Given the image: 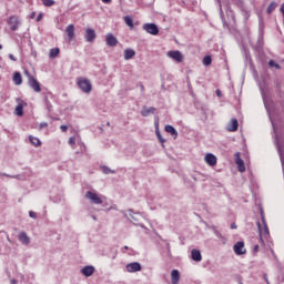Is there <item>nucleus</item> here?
I'll list each match as a JSON object with an SVG mask.
<instances>
[{
    "mask_svg": "<svg viewBox=\"0 0 284 284\" xmlns=\"http://www.w3.org/2000/svg\"><path fill=\"white\" fill-rule=\"evenodd\" d=\"M29 216L30 219H37V213H34L33 211H30Z\"/></svg>",
    "mask_w": 284,
    "mask_h": 284,
    "instance_id": "43",
    "label": "nucleus"
},
{
    "mask_svg": "<svg viewBox=\"0 0 284 284\" xmlns=\"http://www.w3.org/2000/svg\"><path fill=\"white\" fill-rule=\"evenodd\" d=\"M60 130H62V132H68V125L62 124V125L60 126Z\"/></svg>",
    "mask_w": 284,
    "mask_h": 284,
    "instance_id": "44",
    "label": "nucleus"
},
{
    "mask_svg": "<svg viewBox=\"0 0 284 284\" xmlns=\"http://www.w3.org/2000/svg\"><path fill=\"white\" fill-rule=\"evenodd\" d=\"M65 32H67L68 39L70 40L74 39V24H69L65 28Z\"/></svg>",
    "mask_w": 284,
    "mask_h": 284,
    "instance_id": "23",
    "label": "nucleus"
},
{
    "mask_svg": "<svg viewBox=\"0 0 284 284\" xmlns=\"http://www.w3.org/2000/svg\"><path fill=\"white\" fill-rule=\"evenodd\" d=\"M235 6L239 8V10H241V12L243 13V17L245 19V21H247V19H250V10H247V7H245V1L243 0H236L235 1Z\"/></svg>",
    "mask_w": 284,
    "mask_h": 284,
    "instance_id": "6",
    "label": "nucleus"
},
{
    "mask_svg": "<svg viewBox=\"0 0 284 284\" xmlns=\"http://www.w3.org/2000/svg\"><path fill=\"white\" fill-rule=\"evenodd\" d=\"M235 163L237 165L239 172H245V162L243 161V159H241L240 152L235 153Z\"/></svg>",
    "mask_w": 284,
    "mask_h": 284,
    "instance_id": "12",
    "label": "nucleus"
},
{
    "mask_svg": "<svg viewBox=\"0 0 284 284\" xmlns=\"http://www.w3.org/2000/svg\"><path fill=\"white\" fill-rule=\"evenodd\" d=\"M264 278H265V283H266V284L270 283V280H267L266 276H264Z\"/></svg>",
    "mask_w": 284,
    "mask_h": 284,
    "instance_id": "59",
    "label": "nucleus"
},
{
    "mask_svg": "<svg viewBox=\"0 0 284 284\" xmlns=\"http://www.w3.org/2000/svg\"><path fill=\"white\" fill-rule=\"evenodd\" d=\"M124 250H130V247L129 246H124Z\"/></svg>",
    "mask_w": 284,
    "mask_h": 284,
    "instance_id": "61",
    "label": "nucleus"
},
{
    "mask_svg": "<svg viewBox=\"0 0 284 284\" xmlns=\"http://www.w3.org/2000/svg\"><path fill=\"white\" fill-rule=\"evenodd\" d=\"M39 128L40 130H43V128H48V122H41Z\"/></svg>",
    "mask_w": 284,
    "mask_h": 284,
    "instance_id": "42",
    "label": "nucleus"
},
{
    "mask_svg": "<svg viewBox=\"0 0 284 284\" xmlns=\"http://www.w3.org/2000/svg\"><path fill=\"white\" fill-rule=\"evenodd\" d=\"M29 141L34 145L36 148H39L41 145V140L39 138H34L32 135H29Z\"/></svg>",
    "mask_w": 284,
    "mask_h": 284,
    "instance_id": "27",
    "label": "nucleus"
},
{
    "mask_svg": "<svg viewBox=\"0 0 284 284\" xmlns=\"http://www.w3.org/2000/svg\"><path fill=\"white\" fill-rule=\"evenodd\" d=\"M129 212H130V216H131V219L133 220V221H136V217H134V210H132V209H129Z\"/></svg>",
    "mask_w": 284,
    "mask_h": 284,
    "instance_id": "41",
    "label": "nucleus"
},
{
    "mask_svg": "<svg viewBox=\"0 0 284 284\" xmlns=\"http://www.w3.org/2000/svg\"><path fill=\"white\" fill-rule=\"evenodd\" d=\"M84 197L88 199L91 203H93V205L103 204V200H101V197L92 191H88L85 193Z\"/></svg>",
    "mask_w": 284,
    "mask_h": 284,
    "instance_id": "3",
    "label": "nucleus"
},
{
    "mask_svg": "<svg viewBox=\"0 0 284 284\" xmlns=\"http://www.w3.org/2000/svg\"><path fill=\"white\" fill-rule=\"evenodd\" d=\"M102 3H112V0H102Z\"/></svg>",
    "mask_w": 284,
    "mask_h": 284,
    "instance_id": "54",
    "label": "nucleus"
},
{
    "mask_svg": "<svg viewBox=\"0 0 284 284\" xmlns=\"http://www.w3.org/2000/svg\"><path fill=\"white\" fill-rule=\"evenodd\" d=\"M141 91L144 92L145 91V87L143 84H141Z\"/></svg>",
    "mask_w": 284,
    "mask_h": 284,
    "instance_id": "57",
    "label": "nucleus"
},
{
    "mask_svg": "<svg viewBox=\"0 0 284 284\" xmlns=\"http://www.w3.org/2000/svg\"><path fill=\"white\" fill-rule=\"evenodd\" d=\"M105 43L108 48H116V45H119V39H116L112 33H106Z\"/></svg>",
    "mask_w": 284,
    "mask_h": 284,
    "instance_id": "7",
    "label": "nucleus"
},
{
    "mask_svg": "<svg viewBox=\"0 0 284 284\" xmlns=\"http://www.w3.org/2000/svg\"><path fill=\"white\" fill-rule=\"evenodd\" d=\"M226 12L227 14H231V17L234 19V10H232V7L230 4H227L226 7Z\"/></svg>",
    "mask_w": 284,
    "mask_h": 284,
    "instance_id": "37",
    "label": "nucleus"
},
{
    "mask_svg": "<svg viewBox=\"0 0 284 284\" xmlns=\"http://www.w3.org/2000/svg\"><path fill=\"white\" fill-rule=\"evenodd\" d=\"M16 114L17 116H23V104H18L16 106Z\"/></svg>",
    "mask_w": 284,
    "mask_h": 284,
    "instance_id": "32",
    "label": "nucleus"
},
{
    "mask_svg": "<svg viewBox=\"0 0 284 284\" xmlns=\"http://www.w3.org/2000/svg\"><path fill=\"white\" fill-rule=\"evenodd\" d=\"M191 258L195 261V263H201L203 261V255H201V251L193 248L191 251Z\"/></svg>",
    "mask_w": 284,
    "mask_h": 284,
    "instance_id": "13",
    "label": "nucleus"
},
{
    "mask_svg": "<svg viewBox=\"0 0 284 284\" xmlns=\"http://www.w3.org/2000/svg\"><path fill=\"white\" fill-rule=\"evenodd\" d=\"M245 60L250 65H254V62L252 61V54H250V51L245 50Z\"/></svg>",
    "mask_w": 284,
    "mask_h": 284,
    "instance_id": "33",
    "label": "nucleus"
},
{
    "mask_svg": "<svg viewBox=\"0 0 284 284\" xmlns=\"http://www.w3.org/2000/svg\"><path fill=\"white\" fill-rule=\"evenodd\" d=\"M34 17H37V11L30 13V19H34Z\"/></svg>",
    "mask_w": 284,
    "mask_h": 284,
    "instance_id": "49",
    "label": "nucleus"
},
{
    "mask_svg": "<svg viewBox=\"0 0 284 284\" xmlns=\"http://www.w3.org/2000/svg\"><path fill=\"white\" fill-rule=\"evenodd\" d=\"M8 26L11 32H17L19 30V26H21V20L17 16H11L8 19Z\"/></svg>",
    "mask_w": 284,
    "mask_h": 284,
    "instance_id": "2",
    "label": "nucleus"
},
{
    "mask_svg": "<svg viewBox=\"0 0 284 284\" xmlns=\"http://www.w3.org/2000/svg\"><path fill=\"white\" fill-rule=\"evenodd\" d=\"M11 284H17V280H11Z\"/></svg>",
    "mask_w": 284,
    "mask_h": 284,
    "instance_id": "58",
    "label": "nucleus"
},
{
    "mask_svg": "<svg viewBox=\"0 0 284 284\" xmlns=\"http://www.w3.org/2000/svg\"><path fill=\"white\" fill-rule=\"evenodd\" d=\"M179 281H181V273L179 272V270H173L171 272V283L179 284Z\"/></svg>",
    "mask_w": 284,
    "mask_h": 284,
    "instance_id": "18",
    "label": "nucleus"
},
{
    "mask_svg": "<svg viewBox=\"0 0 284 284\" xmlns=\"http://www.w3.org/2000/svg\"><path fill=\"white\" fill-rule=\"evenodd\" d=\"M262 221L264 223L265 234H270V229H267V224L265 223V217H263V215H262Z\"/></svg>",
    "mask_w": 284,
    "mask_h": 284,
    "instance_id": "38",
    "label": "nucleus"
},
{
    "mask_svg": "<svg viewBox=\"0 0 284 284\" xmlns=\"http://www.w3.org/2000/svg\"><path fill=\"white\" fill-rule=\"evenodd\" d=\"M18 239L22 245H30V236H28V233L21 232Z\"/></svg>",
    "mask_w": 284,
    "mask_h": 284,
    "instance_id": "21",
    "label": "nucleus"
},
{
    "mask_svg": "<svg viewBox=\"0 0 284 284\" xmlns=\"http://www.w3.org/2000/svg\"><path fill=\"white\" fill-rule=\"evenodd\" d=\"M124 23H125L129 28H134V20H133L132 17H130V16L124 17Z\"/></svg>",
    "mask_w": 284,
    "mask_h": 284,
    "instance_id": "28",
    "label": "nucleus"
},
{
    "mask_svg": "<svg viewBox=\"0 0 284 284\" xmlns=\"http://www.w3.org/2000/svg\"><path fill=\"white\" fill-rule=\"evenodd\" d=\"M43 6H45V8H52V6H54V0H42Z\"/></svg>",
    "mask_w": 284,
    "mask_h": 284,
    "instance_id": "35",
    "label": "nucleus"
},
{
    "mask_svg": "<svg viewBox=\"0 0 284 284\" xmlns=\"http://www.w3.org/2000/svg\"><path fill=\"white\" fill-rule=\"evenodd\" d=\"M28 85L36 92H41V83L34 77L29 75Z\"/></svg>",
    "mask_w": 284,
    "mask_h": 284,
    "instance_id": "9",
    "label": "nucleus"
},
{
    "mask_svg": "<svg viewBox=\"0 0 284 284\" xmlns=\"http://www.w3.org/2000/svg\"><path fill=\"white\" fill-rule=\"evenodd\" d=\"M203 65H212V55H205L202 60Z\"/></svg>",
    "mask_w": 284,
    "mask_h": 284,
    "instance_id": "31",
    "label": "nucleus"
},
{
    "mask_svg": "<svg viewBox=\"0 0 284 284\" xmlns=\"http://www.w3.org/2000/svg\"><path fill=\"white\" fill-rule=\"evenodd\" d=\"M164 130H165V132L171 134V136H173V139H176L179 136V131H176V129L174 126H172V124H166L164 126Z\"/></svg>",
    "mask_w": 284,
    "mask_h": 284,
    "instance_id": "17",
    "label": "nucleus"
},
{
    "mask_svg": "<svg viewBox=\"0 0 284 284\" xmlns=\"http://www.w3.org/2000/svg\"><path fill=\"white\" fill-rule=\"evenodd\" d=\"M257 227L258 230H261V222H257Z\"/></svg>",
    "mask_w": 284,
    "mask_h": 284,
    "instance_id": "60",
    "label": "nucleus"
},
{
    "mask_svg": "<svg viewBox=\"0 0 284 284\" xmlns=\"http://www.w3.org/2000/svg\"><path fill=\"white\" fill-rule=\"evenodd\" d=\"M234 254L236 256H243V254L247 253V250H245V242L244 241H239L234 244L233 246Z\"/></svg>",
    "mask_w": 284,
    "mask_h": 284,
    "instance_id": "4",
    "label": "nucleus"
},
{
    "mask_svg": "<svg viewBox=\"0 0 284 284\" xmlns=\"http://www.w3.org/2000/svg\"><path fill=\"white\" fill-rule=\"evenodd\" d=\"M168 57L170 59H173L174 61H176L178 63H183V53H181V51L175 50V51H169L168 52Z\"/></svg>",
    "mask_w": 284,
    "mask_h": 284,
    "instance_id": "10",
    "label": "nucleus"
},
{
    "mask_svg": "<svg viewBox=\"0 0 284 284\" xmlns=\"http://www.w3.org/2000/svg\"><path fill=\"white\" fill-rule=\"evenodd\" d=\"M101 170H102L103 174H116V171L110 169V168L106 166V165H102V166H101Z\"/></svg>",
    "mask_w": 284,
    "mask_h": 284,
    "instance_id": "29",
    "label": "nucleus"
},
{
    "mask_svg": "<svg viewBox=\"0 0 284 284\" xmlns=\"http://www.w3.org/2000/svg\"><path fill=\"white\" fill-rule=\"evenodd\" d=\"M9 59H10L11 61H17V58H16L14 54H12V53L9 54Z\"/></svg>",
    "mask_w": 284,
    "mask_h": 284,
    "instance_id": "48",
    "label": "nucleus"
},
{
    "mask_svg": "<svg viewBox=\"0 0 284 284\" xmlns=\"http://www.w3.org/2000/svg\"><path fill=\"white\" fill-rule=\"evenodd\" d=\"M3 176H8L9 179H12V176H14V175H10L8 173H3Z\"/></svg>",
    "mask_w": 284,
    "mask_h": 284,
    "instance_id": "56",
    "label": "nucleus"
},
{
    "mask_svg": "<svg viewBox=\"0 0 284 284\" xmlns=\"http://www.w3.org/2000/svg\"><path fill=\"white\" fill-rule=\"evenodd\" d=\"M154 112H156V108H154V106H151V108L143 106V109L141 111V115L142 116H150V114H154Z\"/></svg>",
    "mask_w": 284,
    "mask_h": 284,
    "instance_id": "22",
    "label": "nucleus"
},
{
    "mask_svg": "<svg viewBox=\"0 0 284 284\" xmlns=\"http://www.w3.org/2000/svg\"><path fill=\"white\" fill-rule=\"evenodd\" d=\"M11 179H18V180H20V179H21V175H13V176H11Z\"/></svg>",
    "mask_w": 284,
    "mask_h": 284,
    "instance_id": "55",
    "label": "nucleus"
},
{
    "mask_svg": "<svg viewBox=\"0 0 284 284\" xmlns=\"http://www.w3.org/2000/svg\"><path fill=\"white\" fill-rule=\"evenodd\" d=\"M253 252H254V253L258 252V244H256V245L254 246Z\"/></svg>",
    "mask_w": 284,
    "mask_h": 284,
    "instance_id": "52",
    "label": "nucleus"
},
{
    "mask_svg": "<svg viewBox=\"0 0 284 284\" xmlns=\"http://www.w3.org/2000/svg\"><path fill=\"white\" fill-rule=\"evenodd\" d=\"M154 125H155V132L161 131V130L159 129V119H155V120H154Z\"/></svg>",
    "mask_w": 284,
    "mask_h": 284,
    "instance_id": "40",
    "label": "nucleus"
},
{
    "mask_svg": "<svg viewBox=\"0 0 284 284\" xmlns=\"http://www.w3.org/2000/svg\"><path fill=\"white\" fill-rule=\"evenodd\" d=\"M81 274H83V276H85L87 278L92 276V274H94V266L87 265V266L82 267Z\"/></svg>",
    "mask_w": 284,
    "mask_h": 284,
    "instance_id": "15",
    "label": "nucleus"
},
{
    "mask_svg": "<svg viewBox=\"0 0 284 284\" xmlns=\"http://www.w3.org/2000/svg\"><path fill=\"white\" fill-rule=\"evenodd\" d=\"M227 132H236L239 130V120L232 119L226 126Z\"/></svg>",
    "mask_w": 284,
    "mask_h": 284,
    "instance_id": "16",
    "label": "nucleus"
},
{
    "mask_svg": "<svg viewBox=\"0 0 284 284\" xmlns=\"http://www.w3.org/2000/svg\"><path fill=\"white\" fill-rule=\"evenodd\" d=\"M205 163H207V165H211V168H214V165H216V155H214L213 153H207L204 158Z\"/></svg>",
    "mask_w": 284,
    "mask_h": 284,
    "instance_id": "14",
    "label": "nucleus"
},
{
    "mask_svg": "<svg viewBox=\"0 0 284 284\" xmlns=\"http://www.w3.org/2000/svg\"><path fill=\"white\" fill-rule=\"evenodd\" d=\"M84 39L87 43H94V40L97 39V31H94V29L87 28Z\"/></svg>",
    "mask_w": 284,
    "mask_h": 284,
    "instance_id": "8",
    "label": "nucleus"
},
{
    "mask_svg": "<svg viewBox=\"0 0 284 284\" xmlns=\"http://www.w3.org/2000/svg\"><path fill=\"white\" fill-rule=\"evenodd\" d=\"M277 6H278V4H276L275 1H272V2L270 3V6L267 7V9H266V14H272L273 11L276 10Z\"/></svg>",
    "mask_w": 284,
    "mask_h": 284,
    "instance_id": "26",
    "label": "nucleus"
},
{
    "mask_svg": "<svg viewBox=\"0 0 284 284\" xmlns=\"http://www.w3.org/2000/svg\"><path fill=\"white\" fill-rule=\"evenodd\" d=\"M75 141H74V138H70L69 139V145H74Z\"/></svg>",
    "mask_w": 284,
    "mask_h": 284,
    "instance_id": "47",
    "label": "nucleus"
},
{
    "mask_svg": "<svg viewBox=\"0 0 284 284\" xmlns=\"http://www.w3.org/2000/svg\"><path fill=\"white\" fill-rule=\"evenodd\" d=\"M77 85L84 92V94H90L92 92V82H90L88 78H78Z\"/></svg>",
    "mask_w": 284,
    "mask_h": 284,
    "instance_id": "1",
    "label": "nucleus"
},
{
    "mask_svg": "<svg viewBox=\"0 0 284 284\" xmlns=\"http://www.w3.org/2000/svg\"><path fill=\"white\" fill-rule=\"evenodd\" d=\"M141 270H143V266L139 262H132L126 265V272L130 273L141 272Z\"/></svg>",
    "mask_w": 284,
    "mask_h": 284,
    "instance_id": "11",
    "label": "nucleus"
},
{
    "mask_svg": "<svg viewBox=\"0 0 284 284\" xmlns=\"http://www.w3.org/2000/svg\"><path fill=\"white\" fill-rule=\"evenodd\" d=\"M215 94H216V97H223V93L221 92V90L220 89H217L216 91H215Z\"/></svg>",
    "mask_w": 284,
    "mask_h": 284,
    "instance_id": "46",
    "label": "nucleus"
},
{
    "mask_svg": "<svg viewBox=\"0 0 284 284\" xmlns=\"http://www.w3.org/2000/svg\"><path fill=\"white\" fill-rule=\"evenodd\" d=\"M239 283H240V284H243V282H242L241 280L239 281Z\"/></svg>",
    "mask_w": 284,
    "mask_h": 284,
    "instance_id": "64",
    "label": "nucleus"
},
{
    "mask_svg": "<svg viewBox=\"0 0 284 284\" xmlns=\"http://www.w3.org/2000/svg\"><path fill=\"white\" fill-rule=\"evenodd\" d=\"M236 227H237V226H236V223L233 222V223L231 224V230H236Z\"/></svg>",
    "mask_w": 284,
    "mask_h": 284,
    "instance_id": "51",
    "label": "nucleus"
},
{
    "mask_svg": "<svg viewBox=\"0 0 284 284\" xmlns=\"http://www.w3.org/2000/svg\"><path fill=\"white\" fill-rule=\"evenodd\" d=\"M217 2L220 3V16H221V19L224 20L225 18L223 17V7L221 6V0H217Z\"/></svg>",
    "mask_w": 284,
    "mask_h": 284,
    "instance_id": "39",
    "label": "nucleus"
},
{
    "mask_svg": "<svg viewBox=\"0 0 284 284\" xmlns=\"http://www.w3.org/2000/svg\"><path fill=\"white\" fill-rule=\"evenodd\" d=\"M142 28L145 30V32H148V34H152L153 37L159 34V26L155 23H144Z\"/></svg>",
    "mask_w": 284,
    "mask_h": 284,
    "instance_id": "5",
    "label": "nucleus"
},
{
    "mask_svg": "<svg viewBox=\"0 0 284 284\" xmlns=\"http://www.w3.org/2000/svg\"><path fill=\"white\" fill-rule=\"evenodd\" d=\"M213 227V230L215 231V234L219 236V235H221V233L219 232V231H216V226H212Z\"/></svg>",
    "mask_w": 284,
    "mask_h": 284,
    "instance_id": "53",
    "label": "nucleus"
},
{
    "mask_svg": "<svg viewBox=\"0 0 284 284\" xmlns=\"http://www.w3.org/2000/svg\"><path fill=\"white\" fill-rule=\"evenodd\" d=\"M270 68H274L275 70H281V64L276 63L274 60L268 61Z\"/></svg>",
    "mask_w": 284,
    "mask_h": 284,
    "instance_id": "34",
    "label": "nucleus"
},
{
    "mask_svg": "<svg viewBox=\"0 0 284 284\" xmlns=\"http://www.w3.org/2000/svg\"><path fill=\"white\" fill-rule=\"evenodd\" d=\"M136 57V51L134 49H125L124 50V61H130V59H134Z\"/></svg>",
    "mask_w": 284,
    "mask_h": 284,
    "instance_id": "20",
    "label": "nucleus"
},
{
    "mask_svg": "<svg viewBox=\"0 0 284 284\" xmlns=\"http://www.w3.org/2000/svg\"><path fill=\"white\" fill-rule=\"evenodd\" d=\"M24 73H26V75L28 77V81H30V77H33V75L30 74V71H26Z\"/></svg>",
    "mask_w": 284,
    "mask_h": 284,
    "instance_id": "50",
    "label": "nucleus"
},
{
    "mask_svg": "<svg viewBox=\"0 0 284 284\" xmlns=\"http://www.w3.org/2000/svg\"><path fill=\"white\" fill-rule=\"evenodd\" d=\"M7 241H9V243H10V236L7 237Z\"/></svg>",
    "mask_w": 284,
    "mask_h": 284,
    "instance_id": "62",
    "label": "nucleus"
},
{
    "mask_svg": "<svg viewBox=\"0 0 284 284\" xmlns=\"http://www.w3.org/2000/svg\"><path fill=\"white\" fill-rule=\"evenodd\" d=\"M93 221H97V216H93Z\"/></svg>",
    "mask_w": 284,
    "mask_h": 284,
    "instance_id": "63",
    "label": "nucleus"
},
{
    "mask_svg": "<svg viewBox=\"0 0 284 284\" xmlns=\"http://www.w3.org/2000/svg\"><path fill=\"white\" fill-rule=\"evenodd\" d=\"M61 50L59 48H53L50 50L49 57L50 59H57L60 54Z\"/></svg>",
    "mask_w": 284,
    "mask_h": 284,
    "instance_id": "25",
    "label": "nucleus"
},
{
    "mask_svg": "<svg viewBox=\"0 0 284 284\" xmlns=\"http://www.w3.org/2000/svg\"><path fill=\"white\" fill-rule=\"evenodd\" d=\"M12 81L14 85H21V83H23V77L21 75V72L16 71L12 75Z\"/></svg>",
    "mask_w": 284,
    "mask_h": 284,
    "instance_id": "19",
    "label": "nucleus"
},
{
    "mask_svg": "<svg viewBox=\"0 0 284 284\" xmlns=\"http://www.w3.org/2000/svg\"><path fill=\"white\" fill-rule=\"evenodd\" d=\"M48 97H52V93H48L44 98V104L48 110V113L50 114V112H52V110H53V106H52V103L50 102V100L48 99Z\"/></svg>",
    "mask_w": 284,
    "mask_h": 284,
    "instance_id": "24",
    "label": "nucleus"
},
{
    "mask_svg": "<svg viewBox=\"0 0 284 284\" xmlns=\"http://www.w3.org/2000/svg\"><path fill=\"white\" fill-rule=\"evenodd\" d=\"M155 136H158V141H160L161 142V145H162V148H165V139L163 138V135H161V131H155Z\"/></svg>",
    "mask_w": 284,
    "mask_h": 284,
    "instance_id": "30",
    "label": "nucleus"
},
{
    "mask_svg": "<svg viewBox=\"0 0 284 284\" xmlns=\"http://www.w3.org/2000/svg\"><path fill=\"white\" fill-rule=\"evenodd\" d=\"M41 19H43V13H39V14L37 16L36 21L39 22V21H41Z\"/></svg>",
    "mask_w": 284,
    "mask_h": 284,
    "instance_id": "45",
    "label": "nucleus"
},
{
    "mask_svg": "<svg viewBox=\"0 0 284 284\" xmlns=\"http://www.w3.org/2000/svg\"><path fill=\"white\" fill-rule=\"evenodd\" d=\"M256 50L257 52H261V50H263V38H258Z\"/></svg>",
    "mask_w": 284,
    "mask_h": 284,
    "instance_id": "36",
    "label": "nucleus"
}]
</instances>
